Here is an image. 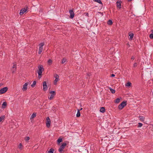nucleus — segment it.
<instances>
[{
    "label": "nucleus",
    "mask_w": 153,
    "mask_h": 153,
    "mask_svg": "<svg viewBox=\"0 0 153 153\" xmlns=\"http://www.w3.org/2000/svg\"><path fill=\"white\" fill-rule=\"evenodd\" d=\"M39 70L37 71L38 74V78L40 79L41 77L42 72L44 70V68L42 65H40L38 66Z\"/></svg>",
    "instance_id": "nucleus-1"
},
{
    "label": "nucleus",
    "mask_w": 153,
    "mask_h": 153,
    "mask_svg": "<svg viewBox=\"0 0 153 153\" xmlns=\"http://www.w3.org/2000/svg\"><path fill=\"white\" fill-rule=\"evenodd\" d=\"M66 143H63L62 145H61L59 149V151L60 152H62L63 149L65 148V147L66 145Z\"/></svg>",
    "instance_id": "nucleus-2"
},
{
    "label": "nucleus",
    "mask_w": 153,
    "mask_h": 153,
    "mask_svg": "<svg viewBox=\"0 0 153 153\" xmlns=\"http://www.w3.org/2000/svg\"><path fill=\"white\" fill-rule=\"evenodd\" d=\"M46 125L48 128H49L50 126L51 120L49 117H47L46 118Z\"/></svg>",
    "instance_id": "nucleus-3"
},
{
    "label": "nucleus",
    "mask_w": 153,
    "mask_h": 153,
    "mask_svg": "<svg viewBox=\"0 0 153 153\" xmlns=\"http://www.w3.org/2000/svg\"><path fill=\"white\" fill-rule=\"evenodd\" d=\"M126 105V102L125 101L122 102L118 106L119 109H122Z\"/></svg>",
    "instance_id": "nucleus-4"
},
{
    "label": "nucleus",
    "mask_w": 153,
    "mask_h": 153,
    "mask_svg": "<svg viewBox=\"0 0 153 153\" xmlns=\"http://www.w3.org/2000/svg\"><path fill=\"white\" fill-rule=\"evenodd\" d=\"M51 94L50 97H48L49 99L50 100H52L56 94L55 92L54 91H52L50 92Z\"/></svg>",
    "instance_id": "nucleus-5"
},
{
    "label": "nucleus",
    "mask_w": 153,
    "mask_h": 153,
    "mask_svg": "<svg viewBox=\"0 0 153 153\" xmlns=\"http://www.w3.org/2000/svg\"><path fill=\"white\" fill-rule=\"evenodd\" d=\"M8 90V88L7 87L3 88L0 90V94H3L6 92Z\"/></svg>",
    "instance_id": "nucleus-6"
},
{
    "label": "nucleus",
    "mask_w": 153,
    "mask_h": 153,
    "mask_svg": "<svg viewBox=\"0 0 153 153\" xmlns=\"http://www.w3.org/2000/svg\"><path fill=\"white\" fill-rule=\"evenodd\" d=\"M43 90L44 91H46L48 89V87L45 81L43 82Z\"/></svg>",
    "instance_id": "nucleus-7"
},
{
    "label": "nucleus",
    "mask_w": 153,
    "mask_h": 153,
    "mask_svg": "<svg viewBox=\"0 0 153 153\" xmlns=\"http://www.w3.org/2000/svg\"><path fill=\"white\" fill-rule=\"evenodd\" d=\"M69 13L70 15V18L71 19L73 18L74 16V14L73 10H69Z\"/></svg>",
    "instance_id": "nucleus-8"
},
{
    "label": "nucleus",
    "mask_w": 153,
    "mask_h": 153,
    "mask_svg": "<svg viewBox=\"0 0 153 153\" xmlns=\"http://www.w3.org/2000/svg\"><path fill=\"white\" fill-rule=\"evenodd\" d=\"M28 83L27 82L25 83L23 85L22 90L23 91H26L27 89V86Z\"/></svg>",
    "instance_id": "nucleus-9"
},
{
    "label": "nucleus",
    "mask_w": 153,
    "mask_h": 153,
    "mask_svg": "<svg viewBox=\"0 0 153 153\" xmlns=\"http://www.w3.org/2000/svg\"><path fill=\"white\" fill-rule=\"evenodd\" d=\"M27 11V9L24 8L20 10L19 14L20 15H23L24 13H25Z\"/></svg>",
    "instance_id": "nucleus-10"
},
{
    "label": "nucleus",
    "mask_w": 153,
    "mask_h": 153,
    "mask_svg": "<svg viewBox=\"0 0 153 153\" xmlns=\"http://www.w3.org/2000/svg\"><path fill=\"white\" fill-rule=\"evenodd\" d=\"M44 45V43H41L39 45V50H41L42 51L43 50V46Z\"/></svg>",
    "instance_id": "nucleus-11"
},
{
    "label": "nucleus",
    "mask_w": 153,
    "mask_h": 153,
    "mask_svg": "<svg viewBox=\"0 0 153 153\" xmlns=\"http://www.w3.org/2000/svg\"><path fill=\"white\" fill-rule=\"evenodd\" d=\"M117 7L119 8H120L121 7V1H118L116 2Z\"/></svg>",
    "instance_id": "nucleus-12"
},
{
    "label": "nucleus",
    "mask_w": 153,
    "mask_h": 153,
    "mask_svg": "<svg viewBox=\"0 0 153 153\" xmlns=\"http://www.w3.org/2000/svg\"><path fill=\"white\" fill-rule=\"evenodd\" d=\"M16 69V64H14L13 67H12V71L13 73H14Z\"/></svg>",
    "instance_id": "nucleus-13"
},
{
    "label": "nucleus",
    "mask_w": 153,
    "mask_h": 153,
    "mask_svg": "<svg viewBox=\"0 0 153 153\" xmlns=\"http://www.w3.org/2000/svg\"><path fill=\"white\" fill-rule=\"evenodd\" d=\"M134 36V34L133 33H129V36H130L129 39L130 40H132V39Z\"/></svg>",
    "instance_id": "nucleus-14"
},
{
    "label": "nucleus",
    "mask_w": 153,
    "mask_h": 153,
    "mask_svg": "<svg viewBox=\"0 0 153 153\" xmlns=\"http://www.w3.org/2000/svg\"><path fill=\"white\" fill-rule=\"evenodd\" d=\"M47 63L48 65H51L52 63V61L51 59H49L47 62Z\"/></svg>",
    "instance_id": "nucleus-15"
},
{
    "label": "nucleus",
    "mask_w": 153,
    "mask_h": 153,
    "mask_svg": "<svg viewBox=\"0 0 153 153\" xmlns=\"http://www.w3.org/2000/svg\"><path fill=\"white\" fill-rule=\"evenodd\" d=\"M7 105V102H3L2 105V107L3 108H5Z\"/></svg>",
    "instance_id": "nucleus-16"
},
{
    "label": "nucleus",
    "mask_w": 153,
    "mask_h": 153,
    "mask_svg": "<svg viewBox=\"0 0 153 153\" xmlns=\"http://www.w3.org/2000/svg\"><path fill=\"white\" fill-rule=\"evenodd\" d=\"M100 111L102 113H104L105 111V109L104 107L101 108Z\"/></svg>",
    "instance_id": "nucleus-17"
},
{
    "label": "nucleus",
    "mask_w": 153,
    "mask_h": 153,
    "mask_svg": "<svg viewBox=\"0 0 153 153\" xmlns=\"http://www.w3.org/2000/svg\"><path fill=\"white\" fill-rule=\"evenodd\" d=\"M36 113H33L31 115L30 119L31 120L32 119H33L34 118L36 117Z\"/></svg>",
    "instance_id": "nucleus-18"
},
{
    "label": "nucleus",
    "mask_w": 153,
    "mask_h": 153,
    "mask_svg": "<svg viewBox=\"0 0 153 153\" xmlns=\"http://www.w3.org/2000/svg\"><path fill=\"white\" fill-rule=\"evenodd\" d=\"M62 141V138L59 137L57 140V143L58 144H59Z\"/></svg>",
    "instance_id": "nucleus-19"
},
{
    "label": "nucleus",
    "mask_w": 153,
    "mask_h": 153,
    "mask_svg": "<svg viewBox=\"0 0 153 153\" xmlns=\"http://www.w3.org/2000/svg\"><path fill=\"white\" fill-rule=\"evenodd\" d=\"M80 110L79 109H77V112L76 115V116L77 117H80Z\"/></svg>",
    "instance_id": "nucleus-20"
},
{
    "label": "nucleus",
    "mask_w": 153,
    "mask_h": 153,
    "mask_svg": "<svg viewBox=\"0 0 153 153\" xmlns=\"http://www.w3.org/2000/svg\"><path fill=\"white\" fill-rule=\"evenodd\" d=\"M59 80V78H56L55 79L54 81V84L55 85H56L57 84V82Z\"/></svg>",
    "instance_id": "nucleus-21"
},
{
    "label": "nucleus",
    "mask_w": 153,
    "mask_h": 153,
    "mask_svg": "<svg viewBox=\"0 0 153 153\" xmlns=\"http://www.w3.org/2000/svg\"><path fill=\"white\" fill-rule=\"evenodd\" d=\"M109 90L111 92L112 94L115 93V91L114 90L112 89L111 88H109Z\"/></svg>",
    "instance_id": "nucleus-22"
},
{
    "label": "nucleus",
    "mask_w": 153,
    "mask_h": 153,
    "mask_svg": "<svg viewBox=\"0 0 153 153\" xmlns=\"http://www.w3.org/2000/svg\"><path fill=\"white\" fill-rule=\"evenodd\" d=\"M139 119L141 121H143L144 120V118L143 116H140Z\"/></svg>",
    "instance_id": "nucleus-23"
},
{
    "label": "nucleus",
    "mask_w": 153,
    "mask_h": 153,
    "mask_svg": "<svg viewBox=\"0 0 153 153\" xmlns=\"http://www.w3.org/2000/svg\"><path fill=\"white\" fill-rule=\"evenodd\" d=\"M93 1L95 2H97L99 4H102V3L100 0H93Z\"/></svg>",
    "instance_id": "nucleus-24"
},
{
    "label": "nucleus",
    "mask_w": 153,
    "mask_h": 153,
    "mask_svg": "<svg viewBox=\"0 0 153 153\" xmlns=\"http://www.w3.org/2000/svg\"><path fill=\"white\" fill-rule=\"evenodd\" d=\"M131 84L130 82H128L125 85L126 87H129L131 86Z\"/></svg>",
    "instance_id": "nucleus-25"
},
{
    "label": "nucleus",
    "mask_w": 153,
    "mask_h": 153,
    "mask_svg": "<svg viewBox=\"0 0 153 153\" xmlns=\"http://www.w3.org/2000/svg\"><path fill=\"white\" fill-rule=\"evenodd\" d=\"M107 24L108 25H111L112 24V21L111 20H109L107 22Z\"/></svg>",
    "instance_id": "nucleus-26"
},
{
    "label": "nucleus",
    "mask_w": 153,
    "mask_h": 153,
    "mask_svg": "<svg viewBox=\"0 0 153 153\" xmlns=\"http://www.w3.org/2000/svg\"><path fill=\"white\" fill-rule=\"evenodd\" d=\"M36 82L34 81L33 82V84L31 85V86L32 87H34L36 85Z\"/></svg>",
    "instance_id": "nucleus-27"
},
{
    "label": "nucleus",
    "mask_w": 153,
    "mask_h": 153,
    "mask_svg": "<svg viewBox=\"0 0 153 153\" xmlns=\"http://www.w3.org/2000/svg\"><path fill=\"white\" fill-rule=\"evenodd\" d=\"M54 150L52 149H51L48 152V153H53Z\"/></svg>",
    "instance_id": "nucleus-28"
},
{
    "label": "nucleus",
    "mask_w": 153,
    "mask_h": 153,
    "mask_svg": "<svg viewBox=\"0 0 153 153\" xmlns=\"http://www.w3.org/2000/svg\"><path fill=\"white\" fill-rule=\"evenodd\" d=\"M4 116H3L0 117V122L3 120H4Z\"/></svg>",
    "instance_id": "nucleus-29"
},
{
    "label": "nucleus",
    "mask_w": 153,
    "mask_h": 153,
    "mask_svg": "<svg viewBox=\"0 0 153 153\" xmlns=\"http://www.w3.org/2000/svg\"><path fill=\"white\" fill-rule=\"evenodd\" d=\"M30 138L29 137H27L25 138V140L27 142H28V141L30 140Z\"/></svg>",
    "instance_id": "nucleus-30"
},
{
    "label": "nucleus",
    "mask_w": 153,
    "mask_h": 153,
    "mask_svg": "<svg viewBox=\"0 0 153 153\" xmlns=\"http://www.w3.org/2000/svg\"><path fill=\"white\" fill-rule=\"evenodd\" d=\"M120 101V99L119 98H117L115 100V102L116 103H118Z\"/></svg>",
    "instance_id": "nucleus-31"
},
{
    "label": "nucleus",
    "mask_w": 153,
    "mask_h": 153,
    "mask_svg": "<svg viewBox=\"0 0 153 153\" xmlns=\"http://www.w3.org/2000/svg\"><path fill=\"white\" fill-rule=\"evenodd\" d=\"M22 145L21 143H19L18 146V148L20 149H22Z\"/></svg>",
    "instance_id": "nucleus-32"
},
{
    "label": "nucleus",
    "mask_w": 153,
    "mask_h": 153,
    "mask_svg": "<svg viewBox=\"0 0 153 153\" xmlns=\"http://www.w3.org/2000/svg\"><path fill=\"white\" fill-rule=\"evenodd\" d=\"M66 59L65 58H63L62 61V64L66 62Z\"/></svg>",
    "instance_id": "nucleus-33"
},
{
    "label": "nucleus",
    "mask_w": 153,
    "mask_h": 153,
    "mask_svg": "<svg viewBox=\"0 0 153 153\" xmlns=\"http://www.w3.org/2000/svg\"><path fill=\"white\" fill-rule=\"evenodd\" d=\"M54 76L55 78V79H56V78H59V76L57 74H55L54 75Z\"/></svg>",
    "instance_id": "nucleus-34"
},
{
    "label": "nucleus",
    "mask_w": 153,
    "mask_h": 153,
    "mask_svg": "<svg viewBox=\"0 0 153 153\" xmlns=\"http://www.w3.org/2000/svg\"><path fill=\"white\" fill-rule=\"evenodd\" d=\"M142 126L143 124L142 123H138V127H141Z\"/></svg>",
    "instance_id": "nucleus-35"
},
{
    "label": "nucleus",
    "mask_w": 153,
    "mask_h": 153,
    "mask_svg": "<svg viewBox=\"0 0 153 153\" xmlns=\"http://www.w3.org/2000/svg\"><path fill=\"white\" fill-rule=\"evenodd\" d=\"M149 37L150 39H153V34H152V33L150 35Z\"/></svg>",
    "instance_id": "nucleus-36"
},
{
    "label": "nucleus",
    "mask_w": 153,
    "mask_h": 153,
    "mask_svg": "<svg viewBox=\"0 0 153 153\" xmlns=\"http://www.w3.org/2000/svg\"><path fill=\"white\" fill-rule=\"evenodd\" d=\"M137 65V63L135 62L133 65V67H134V68H135V67H136Z\"/></svg>",
    "instance_id": "nucleus-37"
},
{
    "label": "nucleus",
    "mask_w": 153,
    "mask_h": 153,
    "mask_svg": "<svg viewBox=\"0 0 153 153\" xmlns=\"http://www.w3.org/2000/svg\"><path fill=\"white\" fill-rule=\"evenodd\" d=\"M135 58V57H134V56H132L131 57V59H132V60H134V59Z\"/></svg>",
    "instance_id": "nucleus-38"
},
{
    "label": "nucleus",
    "mask_w": 153,
    "mask_h": 153,
    "mask_svg": "<svg viewBox=\"0 0 153 153\" xmlns=\"http://www.w3.org/2000/svg\"><path fill=\"white\" fill-rule=\"evenodd\" d=\"M42 52V51L39 50V51L38 52V53L39 54H40Z\"/></svg>",
    "instance_id": "nucleus-39"
},
{
    "label": "nucleus",
    "mask_w": 153,
    "mask_h": 153,
    "mask_svg": "<svg viewBox=\"0 0 153 153\" xmlns=\"http://www.w3.org/2000/svg\"><path fill=\"white\" fill-rule=\"evenodd\" d=\"M111 76L112 77H114L115 76V75L114 74H113L111 75Z\"/></svg>",
    "instance_id": "nucleus-40"
},
{
    "label": "nucleus",
    "mask_w": 153,
    "mask_h": 153,
    "mask_svg": "<svg viewBox=\"0 0 153 153\" xmlns=\"http://www.w3.org/2000/svg\"><path fill=\"white\" fill-rule=\"evenodd\" d=\"M82 108H81L79 110H80V111H81V110H82Z\"/></svg>",
    "instance_id": "nucleus-41"
},
{
    "label": "nucleus",
    "mask_w": 153,
    "mask_h": 153,
    "mask_svg": "<svg viewBox=\"0 0 153 153\" xmlns=\"http://www.w3.org/2000/svg\"><path fill=\"white\" fill-rule=\"evenodd\" d=\"M2 85V84L0 83V87Z\"/></svg>",
    "instance_id": "nucleus-42"
},
{
    "label": "nucleus",
    "mask_w": 153,
    "mask_h": 153,
    "mask_svg": "<svg viewBox=\"0 0 153 153\" xmlns=\"http://www.w3.org/2000/svg\"><path fill=\"white\" fill-rule=\"evenodd\" d=\"M152 32L153 33V30H152Z\"/></svg>",
    "instance_id": "nucleus-43"
},
{
    "label": "nucleus",
    "mask_w": 153,
    "mask_h": 153,
    "mask_svg": "<svg viewBox=\"0 0 153 153\" xmlns=\"http://www.w3.org/2000/svg\"><path fill=\"white\" fill-rule=\"evenodd\" d=\"M128 1H131V0H128Z\"/></svg>",
    "instance_id": "nucleus-44"
},
{
    "label": "nucleus",
    "mask_w": 153,
    "mask_h": 153,
    "mask_svg": "<svg viewBox=\"0 0 153 153\" xmlns=\"http://www.w3.org/2000/svg\"><path fill=\"white\" fill-rule=\"evenodd\" d=\"M88 15V13H87V15Z\"/></svg>",
    "instance_id": "nucleus-45"
},
{
    "label": "nucleus",
    "mask_w": 153,
    "mask_h": 153,
    "mask_svg": "<svg viewBox=\"0 0 153 153\" xmlns=\"http://www.w3.org/2000/svg\"><path fill=\"white\" fill-rule=\"evenodd\" d=\"M152 94L153 95V91L152 92Z\"/></svg>",
    "instance_id": "nucleus-46"
}]
</instances>
